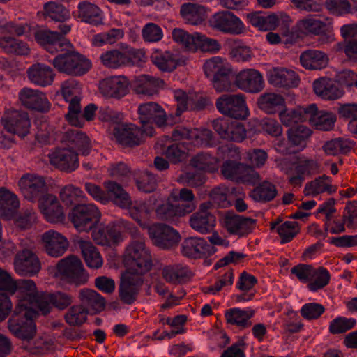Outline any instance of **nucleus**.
<instances>
[{
  "label": "nucleus",
  "mask_w": 357,
  "mask_h": 357,
  "mask_svg": "<svg viewBox=\"0 0 357 357\" xmlns=\"http://www.w3.org/2000/svg\"><path fill=\"white\" fill-rule=\"evenodd\" d=\"M254 310H243L238 307L231 308L225 311V317L229 324L243 330L250 328L252 323L250 319L255 314Z\"/></svg>",
  "instance_id": "obj_39"
},
{
  "label": "nucleus",
  "mask_w": 357,
  "mask_h": 357,
  "mask_svg": "<svg viewBox=\"0 0 357 357\" xmlns=\"http://www.w3.org/2000/svg\"><path fill=\"white\" fill-rule=\"evenodd\" d=\"M244 165L243 163L234 160H226L222 165L221 174L225 178L237 183Z\"/></svg>",
  "instance_id": "obj_63"
},
{
  "label": "nucleus",
  "mask_w": 357,
  "mask_h": 357,
  "mask_svg": "<svg viewBox=\"0 0 357 357\" xmlns=\"http://www.w3.org/2000/svg\"><path fill=\"white\" fill-rule=\"evenodd\" d=\"M169 198L175 202L179 212L183 216L194 211L196 208V198L192 190L183 188L180 190L174 189Z\"/></svg>",
  "instance_id": "obj_28"
},
{
  "label": "nucleus",
  "mask_w": 357,
  "mask_h": 357,
  "mask_svg": "<svg viewBox=\"0 0 357 357\" xmlns=\"http://www.w3.org/2000/svg\"><path fill=\"white\" fill-rule=\"evenodd\" d=\"M180 15L188 24H201L206 17V9L203 6L186 3L181 6Z\"/></svg>",
  "instance_id": "obj_41"
},
{
  "label": "nucleus",
  "mask_w": 357,
  "mask_h": 357,
  "mask_svg": "<svg viewBox=\"0 0 357 357\" xmlns=\"http://www.w3.org/2000/svg\"><path fill=\"white\" fill-rule=\"evenodd\" d=\"M59 53L50 62L60 73L69 76H82L91 68V61L83 54L75 51L68 50Z\"/></svg>",
  "instance_id": "obj_3"
},
{
  "label": "nucleus",
  "mask_w": 357,
  "mask_h": 357,
  "mask_svg": "<svg viewBox=\"0 0 357 357\" xmlns=\"http://www.w3.org/2000/svg\"><path fill=\"white\" fill-rule=\"evenodd\" d=\"M19 99L28 109L40 112H47L50 109L51 105L45 94L38 90L24 88L19 93Z\"/></svg>",
  "instance_id": "obj_21"
},
{
  "label": "nucleus",
  "mask_w": 357,
  "mask_h": 357,
  "mask_svg": "<svg viewBox=\"0 0 357 357\" xmlns=\"http://www.w3.org/2000/svg\"><path fill=\"white\" fill-rule=\"evenodd\" d=\"M190 133V141L195 146L213 147L217 144V140L211 130L192 129Z\"/></svg>",
  "instance_id": "obj_53"
},
{
  "label": "nucleus",
  "mask_w": 357,
  "mask_h": 357,
  "mask_svg": "<svg viewBox=\"0 0 357 357\" xmlns=\"http://www.w3.org/2000/svg\"><path fill=\"white\" fill-rule=\"evenodd\" d=\"M83 197V191L73 185H67L60 191L61 200L66 206L78 204Z\"/></svg>",
  "instance_id": "obj_59"
},
{
  "label": "nucleus",
  "mask_w": 357,
  "mask_h": 357,
  "mask_svg": "<svg viewBox=\"0 0 357 357\" xmlns=\"http://www.w3.org/2000/svg\"><path fill=\"white\" fill-rule=\"evenodd\" d=\"M149 234L153 243L162 249H170L176 246L181 239L176 229L163 223L153 224L149 227Z\"/></svg>",
  "instance_id": "obj_12"
},
{
  "label": "nucleus",
  "mask_w": 357,
  "mask_h": 357,
  "mask_svg": "<svg viewBox=\"0 0 357 357\" xmlns=\"http://www.w3.org/2000/svg\"><path fill=\"white\" fill-rule=\"evenodd\" d=\"M0 47L7 54L28 55L30 52V49L25 42L10 36L0 38Z\"/></svg>",
  "instance_id": "obj_48"
},
{
  "label": "nucleus",
  "mask_w": 357,
  "mask_h": 357,
  "mask_svg": "<svg viewBox=\"0 0 357 357\" xmlns=\"http://www.w3.org/2000/svg\"><path fill=\"white\" fill-rule=\"evenodd\" d=\"M43 15L45 19L49 17L61 22L70 17L69 11L63 5L55 2L45 3L43 6Z\"/></svg>",
  "instance_id": "obj_55"
},
{
  "label": "nucleus",
  "mask_w": 357,
  "mask_h": 357,
  "mask_svg": "<svg viewBox=\"0 0 357 357\" xmlns=\"http://www.w3.org/2000/svg\"><path fill=\"white\" fill-rule=\"evenodd\" d=\"M42 242L45 252L53 257L62 256L69 243L67 238L54 230H49L42 235Z\"/></svg>",
  "instance_id": "obj_25"
},
{
  "label": "nucleus",
  "mask_w": 357,
  "mask_h": 357,
  "mask_svg": "<svg viewBox=\"0 0 357 357\" xmlns=\"http://www.w3.org/2000/svg\"><path fill=\"white\" fill-rule=\"evenodd\" d=\"M29 303L35 306L41 314L46 315L54 307L52 294L46 291L38 292L35 296H32V301Z\"/></svg>",
  "instance_id": "obj_58"
},
{
  "label": "nucleus",
  "mask_w": 357,
  "mask_h": 357,
  "mask_svg": "<svg viewBox=\"0 0 357 357\" xmlns=\"http://www.w3.org/2000/svg\"><path fill=\"white\" fill-rule=\"evenodd\" d=\"M140 275L125 273L119 287V297L126 305H132L137 300L140 287L143 284Z\"/></svg>",
  "instance_id": "obj_18"
},
{
  "label": "nucleus",
  "mask_w": 357,
  "mask_h": 357,
  "mask_svg": "<svg viewBox=\"0 0 357 357\" xmlns=\"http://www.w3.org/2000/svg\"><path fill=\"white\" fill-rule=\"evenodd\" d=\"M35 40L47 52L54 54L63 52L67 47L72 45L64 37L57 31H52L47 29H38L34 31Z\"/></svg>",
  "instance_id": "obj_16"
},
{
  "label": "nucleus",
  "mask_w": 357,
  "mask_h": 357,
  "mask_svg": "<svg viewBox=\"0 0 357 357\" xmlns=\"http://www.w3.org/2000/svg\"><path fill=\"white\" fill-rule=\"evenodd\" d=\"M38 207L49 222L59 223L65 220L63 207L55 195L45 194L39 199Z\"/></svg>",
  "instance_id": "obj_20"
},
{
  "label": "nucleus",
  "mask_w": 357,
  "mask_h": 357,
  "mask_svg": "<svg viewBox=\"0 0 357 357\" xmlns=\"http://www.w3.org/2000/svg\"><path fill=\"white\" fill-rule=\"evenodd\" d=\"M54 70L49 66L41 63L33 64L27 70L29 80L40 86H50L54 79Z\"/></svg>",
  "instance_id": "obj_32"
},
{
  "label": "nucleus",
  "mask_w": 357,
  "mask_h": 357,
  "mask_svg": "<svg viewBox=\"0 0 357 357\" xmlns=\"http://www.w3.org/2000/svg\"><path fill=\"white\" fill-rule=\"evenodd\" d=\"M298 24L303 34L312 33L314 35L321 33L326 26L322 21L312 17L302 19L298 22Z\"/></svg>",
  "instance_id": "obj_64"
},
{
  "label": "nucleus",
  "mask_w": 357,
  "mask_h": 357,
  "mask_svg": "<svg viewBox=\"0 0 357 357\" xmlns=\"http://www.w3.org/2000/svg\"><path fill=\"white\" fill-rule=\"evenodd\" d=\"M139 121L142 129L151 127L152 128V136L154 133L153 124L158 127H163L167 124V116L160 105L154 102H149L139 105L137 110Z\"/></svg>",
  "instance_id": "obj_9"
},
{
  "label": "nucleus",
  "mask_w": 357,
  "mask_h": 357,
  "mask_svg": "<svg viewBox=\"0 0 357 357\" xmlns=\"http://www.w3.org/2000/svg\"><path fill=\"white\" fill-rule=\"evenodd\" d=\"M4 128L10 133L21 138L26 136L31 128V119L26 112L21 110L8 111L2 119Z\"/></svg>",
  "instance_id": "obj_15"
},
{
  "label": "nucleus",
  "mask_w": 357,
  "mask_h": 357,
  "mask_svg": "<svg viewBox=\"0 0 357 357\" xmlns=\"http://www.w3.org/2000/svg\"><path fill=\"white\" fill-rule=\"evenodd\" d=\"M210 26L218 31L233 35L244 32L245 26L241 20L229 11H220L212 15Z\"/></svg>",
  "instance_id": "obj_11"
},
{
  "label": "nucleus",
  "mask_w": 357,
  "mask_h": 357,
  "mask_svg": "<svg viewBox=\"0 0 357 357\" xmlns=\"http://www.w3.org/2000/svg\"><path fill=\"white\" fill-rule=\"evenodd\" d=\"M89 312L81 304L71 306L65 314V320L73 326H81L87 319Z\"/></svg>",
  "instance_id": "obj_57"
},
{
  "label": "nucleus",
  "mask_w": 357,
  "mask_h": 357,
  "mask_svg": "<svg viewBox=\"0 0 357 357\" xmlns=\"http://www.w3.org/2000/svg\"><path fill=\"white\" fill-rule=\"evenodd\" d=\"M247 18L250 24L259 31L275 30L279 25V19L274 13L267 14L264 12H254L247 14Z\"/></svg>",
  "instance_id": "obj_37"
},
{
  "label": "nucleus",
  "mask_w": 357,
  "mask_h": 357,
  "mask_svg": "<svg viewBox=\"0 0 357 357\" xmlns=\"http://www.w3.org/2000/svg\"><path fill=\"white\" fill-rule=\"evenodd\" d=\"M13 266L16 273L24 277L36 275L42 268L39 257L33 250L28 248H22L16 252Z\"/></svg>",
  "instance_id": "obj_10"
},
{
  "label": "nucleus",
  "mask_w": 357,
  "mask_h": 357,
  "mask_svg": "<svg viewBox=\"0 0 357 357\" xmlns=\"http://www.w3.org/2000/svg\"><path fill=\"white\" fill-rule=\"evenodd\" d=\"M106 195L109 197L108 202H112L116 206L127 209L132 206V199L129 194L121 185L114 181H107L103 183Z\"/></svg>",
  "instance_id": "obj_31"
},
{
  "label": "nucleus",
  "mask_w": 357,
  "mask_h": 357,
  "mask_svg": "<svg viewBox=\"0 0 357 357\" xmlns=\"http://www.w3.org/2000/svg\"><path fill=\"white\" fill-rule=\"evenodd\" d=\"M48 157L52 165L67 173L75 171L79 165L77 153L70 149H56Z\"/></svg>",
  "instance_id": "obj_17"
},
{
  "label": "nucleus",
  "mask_w": 357,
  "mask_h": 357,
  "mask_svg": "<svg viewBox=\"0 0 357 357\" xmlns=\"http://www.w3.org/2000/svg\"><path fill=\"white\" fill-rule=\"evenodd\" d=\"M279 117L282 123L287 127H295L298 122L307 120V107H300L296 109H283L279 112Z\"/></svg>",
  "instance_id": "obj_49"
},
{
  "label": "nucleus",
  "mask_w": 357,
  "mask_h": 357,
  "mask_svg": "<svg viewBox=\"0 0 357 357\" xmlns=\"http://www.w3.org/2000/svg\"><path fill=\"white\" fill-rule=\"evenodd\" d=\"M129 81L125 76L107 77L100 82V92L107 97L120 99L129 91Z\"/></svg>",
  "instance_id": "obj_22"
},
{
  "label": "nucleus",
  "mask_w": 357,
  "mask_h": 357,
  "mask_svg": "<svg viewBox=\"0 0 357 357\" xmlns=\"http://www.w3.org/2000/svg\"><path fill=\"white\" fill-rule=\"evenodd\" d=\"M79 247L86 265L91 268H99L103 260L98 249L89 241H79Z\"/></svg>",
  "instance_id": "obj_46"
},
{
  "label": "nucleus",
  "mask_w": 357,
  "mask_h": 357,
  "mask_svg": "<svg viewBox=\"0 0 357 357\" xmlns=\"http://www.w3.org/2000/svg\"><path fill=\"white\" fill-rule=\"evenodd\" d=\"M235 85L249 93H259L264 89L262 75L255 69H244L236 75Z\"/></svg>",
  "instance_id": "obj_19"
},
{
  "label": "nucleus",
  "mask_w": 357,
  "mask_h": 357,
  "mask_svg": "<svg viewBox=\"0 0 357 357\" xmlns=\"http://www.w3.org/2000/svg\"><path fill=\"white\" fill-rule=\"evenodd\" d=\"M20 206L17 195L5 187L0 188V217L13 218Z\"/></svg>",
  "instance_id": "obj_34"
},
{
  "label": "nucleus",
  "mask_w": 357,
  "mask_h": 357,
  "mask_svg": "<svg viewBox=\"0 0 357 357\" xmlns=\"http://www.w3.org/2000/svg\"><path fill=\"white\" fill-rule=\"evenodd\" d=\"M191 227L201 234L211 232L216 222V218L212 213L204 212H195L190 218Z\"/></svg>",
  "instance_id": "obj_42"
},
{
  "label": "nucleus",
  "mask_w": 357,
  "mask_h": 357,
  "mask_svg": "<svg viewBox=\"0 0 357 357\" xmlns=\"http://www.w3.org/2000/svg\"><path fill=\"white\" fill-rule=\"evenodd\" d=\"M313 90L316 95L325 100H337L343 96L344 91L334 80L321 77L313 82Z\"/></svg>",
  "instance_id": "obj_26"
},
{
  "label": "nucleus",
  "mask_w": 357,
  "mask_h": 357,
  "mask_svg": "<svg viewBox=\"0 0 357 357\" xmlns=\"http://www.w3.org/2000/svg\"><path fill=\"white\" fill-rule=\"evenodd\" d=\"M116 141L124 147H134L144 142V137H152L151 127L142 129L135 125H117L113 130Z\"/></svg>",
  "instance_id": "obj_8"
},
{
  "label": "nucleus",
  "mask_w": 357,
  "mask_h": 357,
  "mask_svg": "<svg viewBox=\"0 0 357 357\" xmlns=\"http://www.w3.org/2000/svg\"><path fill=\"white\" fill-rule=\"evenodd\" d=\"M258 107L268 114L280 112L285 107L284 98L275 93H264L257 100Z\"/></svg>",
  "instance_id": "obj_40"
},
{
  "label": "nucleus",
  "mask_w": 357,
  "mask_h": 357,
  "mask_svg": "<svg viewBox=\"0 0 357 357\" xmlns=\"http://www.w3.org/2000/svg\"><path fill=\"white\" fill-rule=\"evenodd\" d=\"M311 134V130L304 125H296L287 131L289 142L294 146H300L301 149L306 146V141Z\"/></svg>",
  "instance_id": "obj_54"
},
{
  "label": "nucleus",
  "mask_w": 357,
  "mask_h": 357,
  "mask_svg": "<svg viewBox=\"0 0 357 357\" xmlns=\"http://www.w3.org/2000/svg\"><path fill=\"white\" fill-rule=\"evenodd\" d=\"M144 52L138 49L130 48L126 50L112 49L103 52L100 57L102 64L111 69L124 66H132L144 61Z\"/></svg>",
  "instance_id": "obj_4"
},
{
  "label": "nucleus",
  "mask_w": 357,
  "mask_h": 357,
  "mask_svg": "<svg viewBox=\"0 0 357 357\" xmlns=\"http://www.w3.org/2000/svg\"><path fill=\"white\" fill-rule=\"evenodd\" d=\"M76 17L81 22L92 26H97L104 24L101 9L97 5L87 1H83L78 4Z\"/></svg>",
  "instance_id": "obj_27"
},
{
  "label": "nucleus",
  "mask_w": 357,
  "mask_h": 357,
  "mask_svg": "<svg viewBox=\"0 0 357 357\" xmlns=\"http://www.w3.org/2000/svg\"><path fill=\"white\" fill-rule=\"evenodd\" d=\"M216 108L226 116L245 119L248 115L245 96L243 94H223L217 98Z\"/></svg>",
  "instance_id": "obj_7"
},
{
  "label": "nucleus",
  "mask_w": 357,
  "mask_h": 357,
  "mask_svg": "<svg viewBox=\"0 0 357 357\" xmlns=\"http://www.w3.org/2000/svg\"><path fill=\"white\" fill-rule=\"evenodd\" d=\"M317 169V163L313 160L301 161L295 167L296 175L289 177L288 181L294 186H301L305 180V175H310Z\"/></svg>",
  "instance_id": "obj_45"
},
{
  "label": "nucleus",
  "mask_w": 357,
  "mask_h": 357,
  "mask_svg": "<svg viewBox=\"0 0 357 357\" xmlns=\"http://www.w3.org/2000/svg\"><path fill=\"white\" fill-rule=\"evenodd\" d=\"M337 188L331 185V178L326 174L322 175L314 180L308 182L304 189L305 195L316 196L324 192L329 194L335 192Z\"/></svg>",
  "instance_id": "obj_44"
},
{
  "label": "nucleus",
  "mask_w": 357,
  "mask_h": 357,
  "mask_svg": "<svg viewBox=\"0 0 357 357\" xmlns=\"http://www.w3.org/2000/svg\"><path fill=\"white\" fill-rule=\"evenodd\" d=\"M307 120L315 129L323 131H329L334 128L337 121L336 115L324 110L319 111L315 104L307 106Z\"/></svg>",
  "instance_id": "obj_24"
},
{
  "label": "nucleus",
  "mask_w": 357,
  "mask_h": 357,
  "mask_svg": "<svg viewBox=\"0 0 357 357\" xmlns=\"http://www.w3.org/2000/svg\"><path fill=\"white\" fill-rule=\"evenodd\" d=\"M101 213L93 204H79L74 206L68 213V219L79 231H89L96 227L100 220Z\"/></svg>",
  "instance_id": "obj_5"
},
{
  "label": "nucleus",
  "mask_w": 357,
  "mask_h": 357,
  "mask_svg": "<svg viewBox=\"0 0 357 357\" xmlns=\"http://www.w3.org/2000/svg\"><path fill=\"white\" fill-rule=\"evenodd\" d=\"M353 143L344 138H335L324 142L322 150L327 155L347 154L353 148Z\"/></svg>",
  "instance_id": "obj_47"
},
{
  "label": "nucleus",
  "mask_w": 357,
  "mask_h": 357,
  "mask_svg": "<svg viewBox=\"0 0 357 357\" xmlns=\"http://www.w3.org/2000/svg\"><path fill=\"white\" fill-rule=\"evenodd\" d=\"M123 263L126 273L141 277L151 269L152 257L144 239L134 240L126 248Z\"/></svg>",
  "instance_id": "obj_1"
},
{
  "label": "nucleus",
  "mask_w": 357,
  "mask_h": 357,
  "mask_svg": "<svg viewBox=\"0 0 357 357\" xmlns=\"http://www.w3.org/2000/svg\"><path fill=\"white\" fill-rule=\"evenodd\" d=\"M56 268L59 275L68 283L79 286L86 284L89 280V275L77 256L70 255L61 259Z\"/></svg>",
  "instance_id": "obj_6"
},
{
  "label": "nucleus",
  "mask_w": 357,
  "mask_h": 357,
  "mask_svg": "<svg viewBox=\"0 0 357 357\" xmlns=\"http://www.w3.org/2000/svg\"><path fill=\"white\" fill-rule=\"evenodd\" d=\"M218 160L208 153L201 152L190 160V165L194 168L208 172H214L218 169Z\"/></svg>",
  "instance_id": "obj_52"
},
{
  "label": "nucleus",
  "mask_w": 357,
  "mask_h": 357,
  "mask_svg": "<svg viewBox=\"0 0 357 357\" xmlns=\"http://www.w3.org/2000/svg\"><path fill=\"white\" fill-rule=\"evenodd\" d=\"M18 186L24 197L35 202L45 196L47 185L44 177L33 174L23 175L18 181Z\"/></svg>",
  "instance_id": "obj_14"
},
{
  "label": "nucleus",
  "mask_w": 357,
  "mask_h": 357,
  "mask_svg": "<svg viewBox=\"0 0 357 357\" xmlns=\"http://www.w3.org/2000/svg\"><path fill=\"white\" fill-rule=\"evenodd\" d=\"M36 312L20 303L15 307L13 314L8 321L9 331L17 338L30 341L36 333V324L33 317Z\"/></svg>",
  "instance_id": "obj_2"
},
{
  "label": "nucleus",
  "mask_w": 357,
  "mask_h": 357,
  "mask_svg": "<svg viewBox=\"0 0 357 357\" xmlns=\"http://www.w3.org/2000/svg\"><path fill=\"white\" fill-rule=\"evenodd\" d=\"M236 75L232 69L227 66L211 79L214 89L218 92L232 91L234 87Z\"/></svg>",
  "instance_id": "obj_50"
},
{
  "label": "nucleus",
  "mask_w": 357,
  "mask_h": 357,
  "mask_svg": "<svg viewBox=\"0 0 357 357\" xmlns=\"http://www.w3.org/2000/svg\"><path fill=\"white\" fill-rule=\"evenodd\" d=\"M16 291L18 290L24 295V298L20 299L18 304L24 303L27 306L26 303L32 301V296H35L38 292L37 291L36 284L31 280H19L15 282Z\"/></svg>",
  "instance_id": "obj_60"
},
{
  "label": "nucleus",
  "mask_w": 357,
  "mask_h": 357,
  "mask_svg": "<svg viewBox=\"0 0 357 357\" xmlns=\"http://www.w3.org/2000/svg\"><path fill=\"white\" fill-rule=\"evenodd\" d=\"M62 142L68 146V149H75L83 155H88L90 153L89 137L77 128L68 130L63 135Z\"/></svg>",
  "instance_id": "obj_29"
},
{
  "label": "nucleus",
  "mask_w": 357,
  "mask_h": 357,
  "mask_svg": "<svg viewBox=\"0 0 357 357\" xmlns=\"http://www.w3.org/2000/svg\"><path fill=\"white\" fill-rule=\"evenodd\" d=\"M160 79L148 75H142L133 81V90L137 94L153 96L158 91Z\"/></svg>",
  "instance_id": "obj_43"
},
{
  "label": "nucleus",
  "mask_w": 357,
  "mask_h": 357,
  "mask_svg": "<svg viewBox=\"0 0 357 357\" xmlns=\"http://www.w3.org/2000/svg\"><path fill=\"white\" fill-rule=\"evenodd\" d=\"M162 275L167 282L178 284L189 281L192 275L187 266L174 264L165 266L162 270Z\"/></svg>",
  "instance_id": "obj_36"
},
{
  "label": "nucleus",
  "mask_w": 357,
  "mask_h": 357,
  "mask_svg": "<svg viewBox=\"0 0 357 357\" xmlns=\"http://www.w3.org/2000/svg\"><path fill=\"white\" fill-rule=\"evenodd\" d=\"M268 80L271 85L284 88L296 87L300 82L298 75L287 68H274L269 72Z\"/></svg>",
  "instance_id": "obj_30"
},
{
  "label": "nucleus",
  "mask_w": 357,
  "mask_h": 357,
  "mask_svg": "<svg viewBox=\"0 0 357 357\" xmlns=\"http://www.w3.org/2000/svg\"><path fill=\"white\" fill-rule=\"evenodd\" d=\"M151 61L157 68L163 72H172L178 66L185 64V60L178 58L177 54L169 51H155L151 56Z\"/></svg>",
  "instance_id": "obj_33"
},
{
  "label": "nucleus",
  "mask_w": 357,
  "mask_h": 357,
  "mask_svg": "<svg viewBox=\"0 0 357 357\" xmlns=\"http://www.w3.org/2000/svg\"><path fill=\"white\" fill-rule=\"evenodd\" d=\"M313 276L312 279L314 280L307 284L308 289L312 291H317L326 287L330 281V273L324 267H319L317 269L314 268Z\"/></svg>",
  "instance_id": "obj_62"
},
{
  "label": "nucleus",
  "mask_w": 357,
  "mask_h": 357,
  "mask_svg": "<svg viewBox=\"0 0 357 357\" xmlns=\"http://www.w3.org/2000/svg\"><path fill=\"white\" fill-rule=\"evenodd\" d=\"M225 224L229 234L244 236L253 231L256 226V220L228 213L225 218Z\"/></svg>",
  "instance_id": "obj_23"
},
{
  "label": "nucleus",
  "mask_w": 357,
  "mask_h": 357,
  "mask_svg": "<svg viewBox=\"0 0 357 357\" xmlns=\"http://www.w3.org/2000/svg\"><path fill=\"white\" fill-rule=\"evenodd\" d=\"M278 194L276 187L272 183L265 181L253 189L250 196L255 201L259 202H268L272 201Z\"/></svg>",
  "instance_id": "obj_51"
},
{
  "label": "nucleus",
  "mask_w": 357,
  "mask_h": 357,
  "mask_svg": "<svg viewBox=\"0 0 357 357\" xmlns=\"http://www.w3.org/2000/svg\"><path fill=\"white\" fill-rule=\"evenodd\" d=\"M197 33L190 34L182 29L175 28L172 31V36L176 43L189 50L195 51V44L196 43Z\"/></svg>",
  "instance_id": "obj_61"
},
{
  "label": "nucleus",
  "mask_w": 357,
  "mask_h": 357,
  "mask_svg": "<svg viewBox=\"0 0 357 357\" xmlns=\"http://www.w3.org/2000/svg\"><path fill=\"white\" fill-rule=\"evenodd\" d=\"M180 250L183 257L190 259L206 258L216 251L204 238L197 236L184 238L181 243Z\"/></svg>",
  "instance_id": "obj_13"
},
{
  "label": "nucleus",
  "mask_w": 357,
  "mask_h": 357,
  "mask_svg": "<svg viewBox=\"0 0 357 357\" xmlns=\"http://www.w3.org/2000/svg\"><path fill=\"white\" fill-rule=\"evenodd\" d=\"M171 198H168L167 201L159 205L155 209L157 217L162 220L173 222L176 218L183 217L179 212L176 205L169 202Z\"/></svg>",
  "instance_id": "obj_56"
},
{
  "label": "nucleus",
  "mask_w": 357,
  "mask_h": 357,
  "mask_svg": "<svg viewBox=\"0 0 357 357\" xmlns=\"http://www.w3.org/2000/svg\"><path fill=\"white\" fill-rule=\"evenodd\" d=\"M80 303L89 312L96 314L102 311L105 301L95 290L84 288L79 291L78 296Z\"/></svg>",
  "instance_id": "obj_35"
},
{
  "label": "nucleus",
  "mask_w": 357,
  "mask_h": 357,
  "mask_svg": "<svg viewBox=\"0 0 357 357\" xmlns=\"http://www.w3.org/2000/svg\"><path fill=\"white\" fill-rule=\"evenodd\" d=\"M300 62L305 69L321 70L328 65V58L321 51L308 50L301 53Z\"/></svg>",
  "instance_id": "obj_38"
}]
</instances>
